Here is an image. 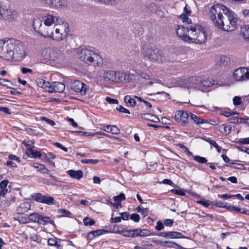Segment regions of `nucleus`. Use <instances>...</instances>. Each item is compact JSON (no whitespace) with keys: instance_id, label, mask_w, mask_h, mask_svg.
<instances>
[{"instance_id":"obj_7","label":"nucleus","mask_w":249,"mask_h":249,"mask_svg":"<svg viewBox=\"0 0 249 249\" xmlns=\"http://www.w3.org/2000/svg\"><path fill=\"white\" fill-rule=\"evenodd\" d=\"M126 73L122 71L106 70L103 74V78L109 83L123 82L126 79Z\"/></svg>"},{"instance_id":"obj_24","label":"nucleus","mask_w":249,"mask_h":249,"mask_svg":"<svg viewBox=\"0 0 249 249\" xmlns=\"http://www.w3.org/2000/svg\"><path fill=\"white\" fill-rule=\"evenodd\" d=\"M67 174L72 178L77 180L80 179L83 177V172L81 170L77 171L70 170L67 172Z\"/></svg>"},{"instance_id":"obj_58","label":"nucleus","mask_w":249,"mask_h":249,"mask_svg":"<svg viewBox=\"0 0 249 249\" xmlns=\"http://www.w3.org/2000/svg\"><path fill=\"white\" fill-rule=\"evenodd\" d=\"M110 133L113 134H118L120 133V129L115 125H111Z\"/></svg>"},{"instance_id":"obj_63","label":"nucleus","mask_w":249,"mask_h":249,"mask_svg":"<svg viewBox=\"0 0 249 249\" xmlns=\"http://www.w3.org/2000/svg\"><path fill=\"white\" fill-rule=\"evenodd\" d=\"M122 218L121 217H111L110 219V222L112 223H119L121 221Z\"/></svg>"},{"instance_id":"obj_51","label":"nucleus","mask_w":249,"mask_h":249,"mask_svg":"<svg viewBox=\"0 0 249 249\" xmlns=\"http://www.w3.org/2000/svg\"><path fill=\"white\" fill-rule=\"evenodd\" d=\"M116 109L117 110H118L119 111L122 112V113H126V114H130V111H129L128 109L124 108V107H123L122 106H120L117 107Z\"/></svg>"},{"instance_id":"obj_4","label":"nucleus","mask_w":249,"mask_h":249,"mask_svg":"<svg viewBox=\"0 0 249 249\" xmlns=\"http://www.w3.org/2000/svg\"><path fill=\"white\" fill-rule=\"evenodd\" d=\"M231 11L228 7L222 4H217L211 7L209 15L214 25L215 26L217 22L224 19L223 14L226 16Z\"/></svg>"},{"instance_id":"obj_19","label":"nucleus","mask_w":249,"mask_h":249,"mask_svg":"<svg viewBox=\"0 0 249 249\" xmlns=\"http://www.w3.org/2000/svg\"><path fill=\"white\" fill-rule=\"evenodd\" d=\"M53 33V30L51 26L43 24L38 34L44 37L51 38Z\"/></svg>"},{"instance_id":"obj_2","label":"nucleus","mask_w":249,"mask_h":249,"mask_svg":"<svg viewBox=\"0 0 249 249\" xmlns=\"http://www.w3.org/2000/svg\"><path fill=\"white\" fill-rule=\"evenodd\" d=\"M0 52L6 60H22L27 55L25 48L18 40L11 38L7 41H0Z\"/></svg>"},{"instance_id":"obj_53","label":"nucleus","mask_w":249,"mask_h":249,"mask_svg":"<svg viewBox=\"0 0 249 249\" xmlns=\"http://www.w3.org/2000/svg\"><path fill=\"white\" fill-rule=\"evenodd\" d=\"M106 101L110 104H118L119 103L118 100L111 98L109 97H107Z\"/></svg>"},{"instance_id":"obj_32","label":"nucleus","mask_w":249,"mask_h":249,"mask_svg":"<svg viewBox=\"0 0 249 249\" xmlns=\"http://www.w3.org/2000/svg\"><path fill=\"white\" fill-rule=\"evenodd\" d=\"M42 160L45 162H51L52 160H54L56 156L51 152H48L47 153L43 152L42 153Z\"/></svg>"},{"instance_id":"obj_9","label":"nucleus","mask_w":249,"mask_h":249,"mask_svg":"<svg viewBox=\"0 0 249 249\" xmlns=\"http://www.w3.org/2000/svg\"><path fill=\"white\" fill-rule=\"evenodd\" d=\"M233 77L236 81H245L249 79V69L245 67L236 69L233 73Z\"/></svg>"},{"instance_id":"obj_61","label":"nucleus","mask_w":249,"mask_h":249,"mask_svg":"<svg viewBox=\"0 0 249 249\" xmlns=\"http://www.w3.org/2000/svg\"><path fill=\"white\" fill-rule=\"evenodd\" d=\"M197 203L198 204H200L203 206L208 208L210 206V203L208 200L207 201H204V200H199L197 201Z\"/></svg>"},{"instance_id":"obj_62","label":"nucleus","mask_w":249,"mask_h":249,"mask_svg":"<svg viewBox=\"0 0 249 249\" xmlns=\"http://www.w3.org/2000/svg\"><path fill=\"white\" fill-rule=\"evenodd\" d=\"M174 220L170 219H166L164 221V224L165 226L168 227H172L173 225Z\"/></svg>"},{"instance_id":"obj_36","label":"nucleus","mask_w":249,"mask_h":249,"mask_svg":"<svg viewBox=\"0 0 249 249\" xmlns=\"http://www.w3.org/2000/svg\"><path fill=\"white\" fill-rule=\"evenodd\" d=\"M160 245L165 247L170 248H176V246H178V244H177L176 243L172 242V241H168L162 242L160 243Z\"/></svg>"},{"instance_id":"obj_50","label":"nucleus","mask_w":249,"mask_h":249,"mask_svg":"<svg viewBox=\"0 0 249 249\" xmlns=\"http://www.w3.org/2000/svg\"><path fill=\"white\" fill-rule=\"evenodd\" d=\"M114 229L115 233H122L124 230L123 227L121 225H115Z\"/></svg>"},{"instance_id":"obj_21","label":"nucleus","mask_w":249,"mask_h":249,"mask_svg":"<svg viewBox=\"0 0 249 249\" xmlns=\"http://www.w3.org/2000/svg\"><path fill=\"white\" fill-rule=\"evenodd\" d=\"M216 64L220 67L228 65L230 63V58L225 55H220L216 59Z\"/></svg>"},{"instance_id":"obj_17","label":"nucleus","mask_w":249,"mask_h":249,"mask_svg":"<svg viewBox=\"0 0 249 249\" xmlns=\"http://www.w3.org/2000/svg\"><path fill=\"white\" fill-rule=\"evenodd\" d=\"M46 4L51 8L57 9H64L67 6L66 1H46Z\"/></svg>"},{"instance_id":"obj_26","label":"nucleus","mask_w":249,"mask_h":249,"mask_svg":"<svg viewBox=\"0 0 249 249\" xmlns=\"http://www.w3.org/2000/svg\"><path fill=\"white\" fill-rule=\"evenodd\" d=\"M43 25L42 19L38 18H34L33 21V27L35 30L39 33Z\"/></svg>"},{"instance_id":"obj_14","label":"nucleus","mask_w":249,"mask_h":249,"mask_svg":"<svg viewBox=\"0 0 249 249\" xmlns=\"http://www.w3.org/2000/svg\"><path fill=\"white\" fill-rule=\"evenodd\" d=\"M197 77H190L180 81L179 86L184 88L197 89Z\"/></svg>"},{"instance_id":"obj_23","label":"nucleus","mask_w":249,"mask_h":249,"mask_svg":"<svg viewBox=\"0 0 249 249\" xmlns=\"http://www.w3.org/2000/svg\"><path fill=\"white\" fill-rule=\"evenodd\" d=\"M108 231L107 230L104 229H99L95 231H93L89 232L88 234V237L90 240H92L94 238L97 237L98 236L105 234L106 233H108Z\"/></svg>"},{"instance_id":"obj_52","label":"nucleus","mask_w":249,"mask_h":249,"mask_svg":"<svg viewBox=\"0 0 249 249\" xmlns=\"http://www.w3.org/2000/svg\"><path fill=\"white\" fill-rule=\"evenodd\" d=\"M8 158L9 160H15L18 163H20L21 161V160L19 157H18L15 155L10 154L8 156Z\"/></svg>"},{"instance_id":"obj_11","label":"nucleus","mask_w":249,"mask_h":249,"mask_svg":"<svg viewBox=\"0 0 249 249\" xmlns=\"http://www.w3.org/2000/svg\"><path fill=\"white\" fill-rule=\"evenodd\" d=\"M33 198L36 202L48 205L54 204V199L52 196L42 195L41 193H34L32 195Z\"/></svg>"},{"instance_id":"obj_5","label":"nucleus","mask_w":249,"mask_h":249,"mask_svg":"<svg viewBox=\"0 0 249 249\" xmlns=\"http://www.w3.org/2000/svg\"><path fill=\"white\" fill-rule=\"evenodd\" d=\"M143 57L145 60L151 62L160 63L166 60V56L162 50L152 47L146 48L143 53Z\"/></svg>"},{"instance_id":"obj_60","label":"nucleus","mask_w":249,"mask_h":249,"mask_svg":"<svg viewBox=\"0 0 249 249\" xmlns=\"http://www.w3.org/2000/svg\"><path fill=\"white\" fill-rule=\"evenodd\" d=\"M132 230H124L122 234L124 236L132 237Z\"/></svg>"},{"instance_id":"obj_39","label":"nucleus","mask_w":249,"mask_h":249,"mask_svg":"<svg viewBox=\"0 0 249 249\" xmlns=\"http://www.w3.org/2000/svg\"><path fill=\"white\" fill-rule=\"evenodd\" d=\"M206 141L208 142L210 144L214 146L218 153L221 152V147L219 146L215 141L211 140L210 139H206Z\"/></svg>"},{"instance_id":"obj_18","label":"nucleus","mask_w":249,"mask_h":249,"mask_svg":"<svg viewBox=\"0 0 249 249\" xmlns=\"http://www.w3.org/2000/svg\"><path fill=\"white\" fill-rule=\"evenodd\" d=\"M65 88V86L63 83L59 82H53L51 83V87L48 91L51 93L53 92H63Z\"/></svg>"},{"instance_id":"obj_30","label":"nucleus","mask_w":249,"mask_h":249,"mask_svg":"<svg viewBox=\"0 0 249 249\" xmlns=\"http://www.w3.org/2000/svg\"><path fill=\"white\" fill-rule=\"evenodd\" d=\"M134 98L130 95H126L124 97V102L127 107H133L136 105V102Z\"/></svg>"},{"instance_id":"obj_54","label":"nucleus","mask_w":249,"mask_h":249,"mask_svg":"<svg viewBox=\"0 0 249 249\" xmlns=\"http://www.w3.org/2000/svg\"><path fill=\"white\" fill-rule=\"evenodd\" d=\"M224 133L226 135H228L231 132V127L225 124H223Z\"/></svg>"},{"instance_id":"obj_48","label":"nucleus","mask_w":249,"mask_h":249,"mask_svg":"<svg viewBox=\"0 0 249 249\" xmlns=\"http://www.w3.org/2000/svg\"><path fill=\"white\" fill-rule=\"evenodd\" d=\"M130 218L135 222H138L140 220V216L137 213H132L130 215Z\"/></svg>"},{"instance_id":"obj_16","label":"nucleus","mask_w":249,"mask_h":249,"mask_svg":"<svg viewBox=\"0 0 249 249\" xmlns=\"http://www.w3.org/2000/svg\"><path fill=\"white\" fill-rule=\"evenodd\" d=\"M42 20L43 24L46 25L51 26L54 23L55 25L57 23H59V17L57 16H54L51 14H47L43 17Z\"/></svg>"},{"instance_id":"obj_12","label":"nucleus","mask_w":249,"mask_h":249,"mask_svg":"<svg viewBox=\"0 0 249 249\" xmlns=\"http://www.w3.org/2000/svg\"><path fill=\"white\" fill-rule=\"evenodd\" d=\"M71 88L75 92L79 93L81 95H85L89 86L81 81H74L71 83Z\"/></svg>"},{"instance_id":"obj_56","label":"nucleus","mask_w":249,"mask_h":249,"mask_svg":"<svg viewBox=\"0 0 249 249\" xmlns=\"http://www.w3.org/2000/svg\"><path fill=\"white\" fill-rule=\"evenodd\" d=\"M238 143L243 144H249V137L239 139Z\"/></svg>"},{"instance_id":"obj_44","label":"nucleus","mask_w":249,"mask_h":249,"mask_svg":"<svg viewBox=\"0 0 249 249\" xmlns=\"http://www.w3.org/2000/svg\"><path fill=\"white\" fill-rule=\"evenodd\" d=\"M48 244L51 246H59V245L57 244V238H51L48 240Z\"/></svg>"},{"instance_id":"obj_46","label":"nucleus","mask_w":249,"mask_h":249,"mask_svg":"<svg viewBox=\"0 0 249 249\" xmlns=\"http://www.w3.org/2000/svg\"><path fill=\"white\" fill-rule=\"evenodd\" d=\"M40 119L42 121H45L47 123L52 126H53L55 124V123L53 120L50 119L45 116H41L40 117Z\"/></svg>"},{"instance_id":"obj_10","label":"nucleus","mask_w":249,"mask_h":249,"mask_svg":"<svg viewBox=\"0 0 249 249\" xmlns=\"http://www.w3.org/2000/svg\"><path fill=\"white\" fill-rule=\"evenodd\" d=\"M190 115L188 111L178 110L175 112L174 118L178 123L185 126L189 123Z\"/></svg>"},{"instance_id":"obj_25","label":"nucleus","mask_w":249,"mask_h":249,"mask_svg":"<svg viewBox=\"0 0 249 249\" xmlns=\"http://www.w3.org/2000/svg\"><path fill=\"white\" fill-rule=\"evenodd\" d=\"M26 154L28 157L34 159L41 158L42 157V153L40 151L33 150L32 148L27 149Z\"/></svg>"},{"instance_id":"obj_33","label":"nucleus","mask_w":249,"mask_h":249,"mask_svg":"<svg viewBox=\"0 0 249 249\" xmlns=\"http://www.w3.org/2000/svg\"><path fill=\"white\" fill-rule=\"evenodd\" d=\"M41 214L37 213H33L28 216V219L33 222L39 224Z\"/></svg>"},{"instance_id":"obj_55","label":"nucleus","mask_w":249,"mask_h":249,"mask_svg":"<svg viewBox=\"0 0 249 249\" xmlns=\"http://www.w3.org/2000/svg\"><path fill=\"white\" fill-rule=\"evenodd\" d=\"M236 114H237V113L236 112L228 111H223L221 113V115H222L225 117H230L231 115H233Z\"/></svg>"},{"instance_id":"obj_28","label":"nucleus","mask_w":249,"mask_h":249,"mask_svg":"<svg viewBox=\"0 0 249 249\" xmlns=\"http://www.w3.org/2000/svg\"><path fill=\"white\" fill-rule=\"evenodd\" d=\"M8 180L5 179L0 182V196H4L7 193V186Z\"/></svg>"},{"instance_id":"obj_38","label":"nucleus","mask_w":249,"mask_h":249,"mask_svg":"<svg viewBox=\"0 0 249 249\" xmlns=\"http://www.w3.org/2000/svg\"><path fill=\"white\" fill-rule=\"evenodd\" d=\"M179 18L182 20L183 23H187L189 25L192 24V20L186 14H181L179 16Z\"/></svg>"},{"instance_id":"obj_22","label":"nucleus","mask_w":249,"mask_h":249,"mask_svg":"<svg viewBox=\"0 0 249 249\" xmlns=\"http://www.w3.org/2000/svg\"><path fill=\"white\" fill-rule=\"evenodd\" d=\"M31 205L29 202H26L21 203L17 208V212L18 214H23L30 210Z\"/></svg>"},{"instance_id":"obj_49","label":"nucleus","mask_w":249,"mask_h":249,"mask_svg":"<svg viewBox=\"0 0 249 249\" xmlns=\"http://www.w3.org/2000/svg\"><path fill=\"white\" fill-rule=\"evenodd\" d=\"M233 103L235 106H239L242 103V99L239 96H235L233 98Z\"/></svg>"},{"instance_id":"obj_29","label":"nucleus","mask_w":249,"mask_h":249,"mask_svg":"<svg viewBox=\"0 0 249 249\" xmlns=\"http://www.w3.org/2000/svg\"><path fill=\"white\" fill-rule=\"evenodd\" d=\"M47 224H50L54 227L55 226L54 221L52 220L50 217L41 215L39 224L46 225Z\"/></svg>"},{"instance_id":"obj_47","label":"nucleus","mask_w":249,"mask_h":249,"mask_svg":"<svg viewBox=\"0 0 249 249\" xmlns=\"http://www.w3.org/2000/svg\"><path fill=\"white\" fill-rule=\"evenodd\" d=\"M83 163L95 164L98 162V160L84 159L81 160Z\"/></svg>"},{"instance_id":"obj_20","label":"nucleus","mask_w":249,"mask_h":249,"mask_svg":"<svg viewBox=\"0 0 249 249\" xmlns=\"http://www.w3.org/2000/svg\"><path fill=\"white\" fill-rule=\"evenodd\" d=\"M0 17L9 21H12L15 19V15L13 14L11 10H10L9 5H7L4 11H2Z\"/></svg>"},{"instance_id":"obj_35","label":"nucleus","mask_w":249,"mask_h":249,"mask_svg":"<svg viewBox=\"0 0 249 249\" xmlns=\"http://www.w3.org/2000/svg\"><path fill=\"white\" fill-rule=\"evenodd\" d=\"M37 85L45 89L47 88H49V89H50V87H51V84H50L49 82H47L42 79H39L36 81Z\"/></svg>"},{"instance_id":"obj_41","label":"nucleus","mask_w":249,"mask_h":249,"mask_svg":"<svg viewBox=\"0 0 249 249\" xmlns=\"http://www.w3.org/2000/svg\"><path fill=\"white\" fill-rule=\"evenodd\" d=\"M139 233L141 237L148 236L152 234L150 231L141 229H139Z\"/></svg>"},{"instance_id":"obj_15","label":"nucleus","mask_w":249,"mask_h":249,"mask_svg":"<svg viewBox=\"0 0 249 249\" xmlns=\"http://www.w3.org/2000/svg\"><path fill=\"white\" fill-rule=\"evenodd\" d=\"M55 28L56 32H60L65 38L67 37L70 32L69 26L67 22L60 20L59 23L55 24Z\"/></svg>"},{"instance_id":"obj_42","label":"nucleus","mask_w":249,"mask_h":249,"mask_svg":"<svg viewBox=\"0 0 249 249\" xmlns=\"http://www.w3.org/2000/svg\"><path fill=\"white\" fill-rule=\"evenodd\" d=\"M83 222L85 226H92L95 224V221L93 220L90 219L88 217L84 218Z\"/></svg>"},{"instance_id":"obj_8","label":"nucleus","mask_w":249,"mask_h":249,"mask_svg":"<svg viewBox=\"0 0 249 249\" xmlns=\"http://www.w3.org/2000/svg\"><path fill=\"white\" fill-rule=\"evenodd\" d=\"M41 54L45 59L53 61H59L63 57L62 51L58 48H46L42 51Z\"/></svg>"},{"instance_id":"obj_57","label":"nucleus","mask_w":249,"mask_h":249,"mask_svg":"<svg viewBox=\"0 0 249 249\" xmlns=\"http://www.w3.org/2000/svg\"><path fill=\"white\" fill-rule=\"evenodd\" d=\"M155 228L156 230L160 231L164 229V225L161 221H159L157 222V225Z\"/></svg>"},{"instance_id":"obj_31","label":"nucleus","mask_w":249,"mask_h":249,"mask_svg":"<svg viewBox=\"0 0 249 249\" xmlns=\"http://www.w3.org/2000/svg\"><path fill=\"white\" fill-rule=\"evenodd\" d=\"M167 235L168 238L171 239L183 238L185 237L181 232L175 231L167 232Z\"/></svg>"},{"instance_id":"obj_64","label":"nucleus","mask_w":249,"mask_h":249,"mask_svg":"<svg viewBox=\"0 0 249 249\" xmlns=\"http://www.w3.org/2000/svg\"><path fill=\"white\" fill-rule=\"evenodd\" d=\"M121 217L122 218V219L124 220H126L128 219L129 217V213L127 212H123L120 213Z\"/></svg>"},{"instance_id":"obj_40","label":"nucleus","mask_w":249,"mask_h":249,"mask_svg":"<svg viewBox=\"0 0 249 249\" xmlns=\"http://www.w3.org/2000/svg\"><path fill=\"white\" fill-rule=\"evenodd\" d=\"M194 159L199 163H205L207 162V160L206 158L200 157L198 155H196L193 157Z\"/></svg>"},{"instance_id":"obj_6","label":"nucleus","mask_w":249,"mask_h":249,"mask_svg":"<svg viewBox=\"0 0 249 249\" xmlns=\"http://www.w3.org/2000/svg\"><path fill=\"white\" fill-rule=\"evenodd\" d=\"M226 16L227 19L224 18V19L221 20L219 22H217L215 26L222 31L226 32H231L235 30L237 27V18L232 11Z\"/></svg>"},{"instance_id":"obj_13","label":"nucleus","mask_w":249,"mask_h":249,"mask_svg":"<svg viewBox=\"0 0 249 249\" xmlns=\"http://www.w3.org/2000/svg\"><path fill=\"white\" fill-rule=\"evenodd\" d=\"M197 89L205 91L208 88L211 87L215 84V81L211 80L207 78L197 77Z\"/></svg>"},{"instance_id":"obj_45","label":"nucleus","mask_w":249,"mask_h":249,"mask_svg":"<svg viewBox=\"0 0 249 249\" xmlns=\"http://www.w3.org/2000/svg\"><path fill=\"white\" fill-rule=\"evenodd\" d=\"M58 213L61 214V215L63 216H70V215L71 214V213L70 211H67L64 209H59L58 210Z\"/></svg>"},{"instance_id":"obj_43","label":"nucleus","mask_w":249,"mask_h":249,"mask_svg":"<svg viewBox=\"0 0 249 249\" xmlns=\"http://www.w3.org/2000/svg\"><path fill=\"white\" fill-rule=\"evenodd\" d=\"M171 192L174 194L180 196H185L186 194L183 189H173L171 190Z\"/></svg>"},{"instance_id":"obj_37","label":"nucleus","mask_w":249,"mask_h":249,"mask_svg":"<svg viewBox=\"0 0 249 249\" xmlns=\"http://www.w3.org/2000/svg\"><path fill=\"white\" fill-rule=\"evenodd\" d=\"M114 202L121 203V201L125 199V196L123 193H121L118 196H115L113 198Z\"/></svg>"},{"instance_id":"obj_1","label":"nucleus","mask_w":249,"mask_h":249,"mask_svg":"<svg viewBox=\"0 0 249 249\" xmlns=\"http://www.w3.org/2000/svg\"><path fill=\"white\" fill-rule=\"evenodd\" d=\"M176 34L180 39L188 43L202 44L206 41L207 37L203 27L195 23L189 25L187 27L178 25Z\"/></svg>"},{"instance_id":"obj_34","label":"nucleus","mask_w":249,"mask_h":249,"mask_svg":"<svg viewBox=\"0 0 249 249\" xmlns=\"http://www.w3.org/2000/svg\"><path fill=\"white\" fill-rule=\"evenodd\" d=\"M50 38L57 41H61L65 39V37H64V36H62V34H61V33H60V32H57L56 33V29H55L54 33L53 32Z\"/></svg>"},{"instance_id":"obj_59","label":"nucleus","mask_w":249,"mask_h":249,"mask_svg":"<svg viewBox=\"0 0 249 249\" xmlns=\"http://www.w3.org/2000/svg\"><path fill=\"white\" fill-rule=\"evenodd\" d=\"M18 220L19 221V223L22 224H26L29 222L28 218L23 216L18 217Z\"/></svg>"},{"instance_id":"obj_3","label":"nucleus","mask_w":249,"mask_h":249,"mask_svg":"<svg viewBox=\"0 0 249 249\" xmlns=\"http://www.w3.org/2000/svg\"><path fill=\"white\" fill-rule=\"evenodd\" d=\"M79 59L88 64L93 63L99 66L103 64V58L97 53L90 49L79 48L78 51Z\"/></svg>"},{"instance_id":"obj_27","label":"nucleus","mask_w":249,"mask_h":249,"mask_svg":"<svg viewBox=\"0 0 249 249\" xmlns=\"http://www.w3.org/2000/svg\"><path fill=\"white\" fill-rule=\"evenodd\" d=\"M190 117L191 119L194 121V122L197 125H201L203 124H208V122L207 120L202 119L201 118L194 114L192 113H190Z\"/></svg>"}]
</instances>
